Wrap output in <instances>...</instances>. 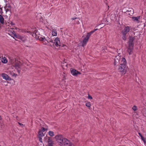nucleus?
I'll list each match as a JSON object with an SVG mask.
<instances>
[{
    "mask_svg": "<svg viewBox=\"0 0 146 146\" xmlns=\"http://www.w3.org/2000/svg\"><path fill=\"white\" fill-rule=\"evenodd\" d=\"M59 144L60 146H72V143L66 138H64L62 143Z\"/></svg>",
    "mask_w": 146,
    "mask_h": 146,
    "instance_id": "obj_4",
    "label": "nucleus"
},
{
    "mask_svg": "<svg viewBox=\"0 0 146 146\" xmlns=\"http://www.w3.org/2000/svg\"><path fill=\"white\" fill-rule=\"evenodd\" d=\"M120 59V57L119 56H117L115 57L114 62V64L115 66L119 64Z\"/></svg>",
    "mask_w": 146,
    "mask_h": 146,
    "instance_id": "obj_10",
    "label": "nucleus"
},
{
    "mask_svg": "<svg viewBox=\"0 0 146 146\" xmlns=\"http://www.w3.org/2000/svg\"><path fill=\"white\" fill-rule=\"evenodd\" d=\"M127 67L124 64H120L118 68V70L122 75L124 74L126 72Z\"/></svg>",
    "mask_w": 146,
    "mask_h": 146,
    "instance_id": "obj_3",
    "label": "nucleus"
},
{
    "mask_svg": "<svg viewBox=\"0 0 146 146\" xmlns=\"http://www.w3.org/2000/svg\"><path fill=\"white\" fill-rule=\"evenodd\" d=\"M40 19L41 18H42V17H41V16H40Z\"/></svg>",
    "mask_w": 146,
    "mask_h": 146,
    "instance_id": "obj_44",
    "label": "nucleus"
},
{
    "mask_svg": "<svg viewBox=\"0 0 146 146\" xmlns=\"http://www.w3.org/2000/svg\"><path fill=\"white\" fill-rule=\"evenodd\" d=\"M98 30V29H95L94 30L92 31L91 32L89 33H87V35H86V37H85L86 38L89 39L90 36L94 32H95L96 31Z\"/></svg>",
    "mask_w": 146,
    "mask_h": 146,
    "instance_id": "obj_12",
    "label": "nucleus"
},
{
    "mask_svg": "<svg viewBox=\"0 0 146 146\" xmlns=\"http://www.w3.org/2000/svg\"><path fill=\"white\" fill-rule=\"evenodd\" d=\"M17 72H18V73L19 74L20 73V70H18V69H17Z\"/></svg>",
    "mask_w": 146,
    "mask_h": 146,
    "instance_id": "obj_39",
    "label": "nucleus"
},
{
    "mask_svg": "<svg viewBox=\"0 0 146 146\" xmlns=\"http://www.w3.org/2000/svg\"><path fill=\"white\" fill-rule=\"evenodd\" d=\"M2 119V118L1 117V116H0V120H1Z\"/></svg>",
    "mask_w": 146,
    "mask_h": 146,
    "instance_id": "obj_42",
    "label": "nucleus"
},
{
    "mask_svg": "<svg viewBox=\"0 0 146 146\" xmlns=\"http://www.w3.org/2000/svg\"><path fill=\"white\" fill-rule=\"evenodd\" d=\"M132 18L134 21H137V23L139 22V21L138 20H137V17H132Z\"/></svg>",
    "mask_w": 146,
    "mask_h": 146,
    "instance_id": "obj_24",
    "label": "nucleus"
},
{
    "mask_svg": "<svg viewBox=\"0 0 146 146\" xmlns=\"http://www.w3.org/2000/svg\"><path fill=\"white\" fill-rule=\"evenodd\" d=\"M17 76V74L15 73H13V75H12L13 76H15V77H16Z\"/></svg>",
    "mask_w": 146,
    "mask_h": 146,
    "instance_id": "obj_35",
    "label": "nucleus"
},
{
    "mask_svg": "<svg viewBox=\"0 0 146 146\" xmlns=\"http://www.w3.org/2000/svg\"><path fill=\"white\" fill-rule=\"evenodd\" d=\"M1 64V62H0V65Z\"/></svg>",
    "mask_w": 146,
    "mask_h": 146,
    "instance_id": "obj_47",
    "label": "nucleus"
},
{
    "mask_svg": "<svg viewBox=\"0 0 146 146\" xmlns=\"http://www.w3.org/2000/svg\"><path fill=\"white\" fill-rule=\"evenodd\" d=\"M132 109L134 111H136L137 110V107L135 106H133V107L132 108Z\"/></svg>",
    "mask_w": 146,
    "mask_h": 146,
    "instance_id": "obj_27",
    "label": "nucleus"
},
{
    "mask_svg": "<svg viewBox=\"0 0 146 146\" xmlns=\"http://www.w3.org/2000/svg\"><path fill=\"white\" fill-rule=\"evenodd\" d=\"M129 27H125L124 29L121 32V33L123 35H126L127 33L129 31Z\"/></svg>",
    "mask_w": 146,
    "mask_h": 146,
    "instance_id": "obj_9",
    "label": "nucleus"
},
{
    "mask_svg": "<svg viewBox=\"0 0 146 146\" xmlns=\"http://www.w3.org/2000/svg\"><path fill=\"white\" fill-rule=\"evenodd\" d=\"M1 11V9H0V11Z\"/></svg>",
    "mask_w": 146,
    "mask_h": 146,
    "instance_id": "obj_46",
    "label": "nucleus"
},
{
    "mask_svg": "<svg viewBox=\"0 0 146 146\" xmlns=\"http://www.w3.org/2000/svg\"><path fill=\"white\" fill-rule=\"evenodd\" d=\"M8 12V14H7V15H9V11Z\"/></svg>",
    "mask_w": 146,
    "mask_h": 146,
    "instance_id": "obj_43",
    "label": "nucleus"
},
{
    "mask_svg": "<svg viewBox=\"0 0 146 146\" xmlns=\"http://www.w3.org/2000/svg\"><path fill=\"white\" fill-rule=\"evenodd\" d=\"M86 106L87 107L90 108L91 106L90 103V102L86 103Z\"/></svg>",
    "mask_w": 146,
    "mask_h": 146,
    "instance_id": "obj_26",
    "label": "nucleus"
},
{
    "mask_svg": "<svg viewBox=\"0 0 146 146\" xmlns=\"http://www.w3.org/2000/svg\"><path fill=\"white\" fill-rule=\"evenodd\" d=\"M46 44L50 46L51 47H54V44H55L56 46H62L63 47L67 46L64 45L62 44V45L60 44V42L59 40V38L58 37H56L55 39L54 40V42H53L52 44H50V43L48 41H47L46 42Z\"/></svg>",
    "mask_w": 146,
    "mask_h": 146,
    "instance_id": "obj_2",
    "label": "nucleus"
},
{
    "mask_svg": "<svg viewBox=\"0 0 146 146\" xmlns=\"http://www.w3.org/2000/svg\"><path fill=\"white\" fill-rule=\"evenodd\" d=\"M5 9L6 12L7 13V12L9 11V15H11V7L10 6H8L7 7L6 5L5 7Z\"/></svg>",
    "mask_w": 146,
    "mask_h": 146,
    "instance_id": "obj_14",
    "label": "nucleus"
},
{
    "mask_svg": "<svg viewBox=\"0 0 146 146\" xmlns=\"http://www.w3.org/2000/svg\"><path fill=\"white\" fill-rule=\"evenodd\" d=\"M27 33H29L31 35H33V32H31L30 31H27Z\"/></svg>",
    "mask_w": 146,
    "mask_h": 146,
    "instance_id": "obj_33",
    "label": "nucleus"
},
{
    "mask_svg": "<svg viewBox=\"0 0 146 146\" xmlns=\"http://www.w3.org/2000/svg\"><path fill=\"white\" fill-rule=\"evenodd\" d=\"M2 76L4 79L5 80H11L8 75L5 74H2Z\"/></svg>",
    "mask_w": 146,
    "mask_h": 146,
    "instance_id": "obj_13",
    "label": "nucleus"
},
{
    "mask_svg": "<svg viewBox=\"0 0 146 146\" xmlns=\"http://www.w3.org/2000/svg\"><path fill=\"white\" fill-rule=\"evenodd\" d=\"M122 38L124 40H125L126 39V35H125V36H124V35H123Z\"/></svg>",
    "mask_w": 146,
    "mask_h": 146,
    "instance_id": "obj_28",
    "label": "nucleus"
},
{
    "mask_svg": "<svg viewBox=\"0 0 146 146\" xmlns=\"http://www.w3.org/2000/svg\"><path fill=\"white\" fill-rule=\"evenodd\" d=\"M41 137H40V136H38V138L39 139V141H40L42 142V138Z\"/></svg>",
    "mask_w": 146,
    "mask_h": 146,
    "instance_id": "obj_30",
    "label": "nucleus"
},
{
    "mask_svg": "<svg viewBox=\"0 0 146 146\" xmlns=\"http://www.w3.org/2000/svg\"><path fill=\"white\" fill-rule=\"evenodd\" d=\"M138 134L140 136L141 139L143 141L144 144H146V140H145V137H143L142 135L139 133H138Z\"/></svg>",
    "mask_w": 146,
    "mask_h": 146,
    "instance_id": "obj_18",
    "label": "nucleus"
},
{
    "mask_svg": "<svg viewBox=\"0 0 146 146\" xmlns=\"http://www.w3.org/2000/svg\"><path fill=\"white\" fill-rule=\"evenodd\" d=\"M11 25H14V24L12 22H11Z\"/></svg>",
    "mask_w": 146,
    "mask_h": 146,
    "instance_id": "obj_41",
    "label": "nucleus"
},
{
    "mask_svg": "<svg viewBox=\"0 0 146 146\" xmlns=\"http://www.w3.org/2000/svg\"><path fill=\"white\" fill-rule=\"evenodd\" d=\"M2 62L3 63H6L7 62V61L5 57H4L1 60Z\"/></svg>",
    "mask_w": 146,
    "mask_h": 146,
    "instance_id": "obj_22",
    "label": "nucleus"
},
{
    "mask_svg": "<svg viewBox=\"0 0 146 146\" xmlns=\"http://www.w3.org/2000/svg\"><path fill=\"white\" fill-rule=\"evenodd\" d=\"M38 134L39 136L40 137H43L44 136V135L43 134V132H42V131L40 130L38 132Z\"/></svg>",
    "mask_w": 146,
    "mask_h": 146,
    "instance_id": "obj_20",
    "label": "nucleus"
},
{
    "mask_svg": "<svg viewBox=\"0 0 146 146\" xmlns=\"http://www.w3.org/2000/svg\"><path fill=\"white\" fill-rule=\"evenodd\" d=\"M4 18L1 15H0V22L2 24H4Z\"/></svg>",
    "mask_w": 146,
    "mask_h": 146,
    "instance_id": "obj_19",
    "label": "nucleus"
},
{
    "mask_svg": "<svg viewBox=\"0 0 146 146\" xmlns=\"http://www.w3.org/2000/svg\"><path fill=\"white\" fill-rule=\"evenodd\" d=\"M0 7H1V5H0Z\"/></svg>",
    "mask_w": 146,
    "mask_h": 146,
    "instance_id": "obj_48",
    "label": "nucleus"
},
{
    "mask_svg": "<svg viewBox=\"0 0 146 146\" xmlns=\"http://www.w3.org/2000/svg\"><path fill=\"white\" fill-rule=\"evenodd\" d=\"M57 33L56 31V30H53L52 31V35L53 36H56L57 35Z\"/></svg>",
    "mask_w": 146,
    "mask_h": 146,
    "instance_id": "obj_23",
    "label": "nucleus"
},
{
    "mask_svg": "<svg viewBox=\"0 0 146 146\" xmlns=\"http://www.w3.org/2000/svg\"><path fill=\"white\" fill-rule=\"evenodd\" d=\"M42 130L41 131H44L46 130V129L44 127H42Z\"/></svg>",
    "mask_w": 146,
    "mask_h": 146,
    "instance_id": "obj_32",
    "label": "nucleus"
},
{
    "mask_svg": "<svg viewBox=\"0 0 146 146\" xmlns=\"http://www.w3.org/2000/svg\"><path fill=\"white\" fill-rule=\"evenodd\" d=\"M88 39L87 38H86V37L83 39V42L82 44V46H84V45H85L87 42L88 41Z\"/></svg>",
    "mask_w": 146,
    "mask_h": 146,
    "instance_id": "obj_17",
    "label": "nucleus"
},
{
    "mask_svg": "<svg viewBox=\"0 0 146 146\" xmlns=\"http://www.w3.org/2000/svg\"><path fill=\"white\" fill-rule=\"evenodd\" d=\"M124 13H127V14L129 15H131L134 13L133 10L132 8H130L128 10L126 11V12L124 11Z\"/></svg>",
    "mask_w": 146,
    "mask_h": 146,
    "instance_id": "obj_11",
    "label": "nucleus"
},
{
    "mask_svg": "<svg viewBox=\"0 0 146 146\" xmlns=\"http://www.w3.org/2000/svg\"><path fill=\"white\" fill-rule=\"evenodd\" d=\"M49 135L51 136H52L54 135V133L53 131H50L48 132Z\"/></svg>",
    "mask_w": 146,
    "mask_h": 146,
    "instance_id": "obj_25",
    "label": "nucleus"
},
{
    "mask_svg": "<svg viewBox=\"0 0 146 146\" xmlns=\"http://www.w3.org/2000/svg\"><path fill=\"white\" fill-rule=\"evenodd\" d=\"M88 99H92V97L91 96L89 95V94H88Z\"/></svg>",
    "mask_w": 146,
    "mask_h": 146,
    "instance_id": "obj_31",
    "label": "nucleus"
},
{
    "mask_svg": "<svg viewBox=\"0 0 146 146\" xmlns=\"http://www.w3.org/2000/svg\"><path fill=\"white\" fill-rule=\"evenodd\" d=\"M76 19V18L75 17V18H72L71 19L72 20H74L75 19Z\"/></svg>",
    "mask_w": 146,
    "mask_h": 146,
    "instance_id": "obj_38",
    "label": "nucleus"
},
{
    "mask_svg": "<svg viewBox=\"0 0 146 146\" xmlns=\"http://www.w3.org/2000/svg\"><path fill=\"white\" fill-rule=\"evenodd\" d=\"M121 62H123V63L121 64H124L126 65V59L125 58H122Z\"/></svg>",
    "mask_w": 146,
    "mask_h": 146,
    "instance_id": "obj_21",
    "label": "nucleus"
},
{
    "mask_svg": "<svg viewBox=\"0 0 146 146\" xmlns=\"http://www.w3.org/2000/svg\"><path fill=\"white\" fill-rule=\"evenodd\" d=\"M21 62H16L15 64V68L18 69L19 68H20V64Z\"/></svg>",
    "mask_w": 146,
    "mask_h": 146,
    "instance_id": "obj_16",
    "label": "nucleus"
},
{
    "mask_svg": "<svg viewBox=\"0 0 146 146\" xmlns=\"http://www.w3.org/2000/svg\"><path fill=\"white\" fill-rule=\"evenodd\" d=\"M70 71L72 74L74 76H76L78 74H81L80 72L74 69L71 68Z\"/></svg>",
    "mask_w": 146,
    "mask_h": 146,
    "instance_id": "obj_8",
    "label": "nucleus"
},
{
    "mask_svg": "<svg viewBox=\"0 0 146 146\" xmlns=\"http://www.w3.org/2000/svg\"><path fill=\"white\" fill-rule=\"evenodd\" d=\"M32 29V31H33V36H35L36 38H38V36H39V35H40V32L43 31V29H38V30H37L35 29L34 31H33L35 29V28H33Z\"/></svg>",
    "mask_w": 146,
    "mask_h": 146,
    "instance_id": "obj_5",
    "label": "nucleus"
},
{
    "mask_svg": "<svg viewBox=\"0 0 146 146\" xmlns=\"http://www.w3.org/2000/svg\"><path fill=\"white\" fill-rule=\"evenodd\" d=\"M46 139H48V141H46V142H48V144H50L52 143H53V141L51 138L49 137L46 136Z\"/></svg>",
    "mask_w": 146,
    "mask_h": 146,
    "instance_id": "obj_15",
    "label": "nucleus"
},
{
    "mask_svg": "<svg viewBox=\"0 0 146 146\" xmlns=\"http://www.w3.org/2000/svg\"><path fill=\"white\" fill-rule=\"evenodd\" d=\"M123 11H124V12H124V11H125V12H126V11H124V10H123Z\"/></svg>",
    "mask_w": 146,
    "mask_h": 146,
    "instance_id": "obj_45",
    "label": "nucleus"
},
{
    "mask_svg": "<svg viewBox=\"0 0 146 146\" xmlns=\"http://www.w3.org/2000/svg\"><path fill=\"white\" fill-rule=\"evenodd\" d=\"M18 123H19V124L21 126H23V124L19 122H18Z\"/></svg>",
    "mask_w": 146,
    "mask_h": 146,
    "instance_id": "obj_36",
    "label": "nucleus"
},
{
    "mask_svg": "<svg viewBox=\"0 0 146 146\" xmlns=\"http://www.w3.org/2000/svg\"><path fill=\"white\" fill-rule=\"evenodd\" d=\"M55 138L56 141L59 143H61L62 141H63V139L64 138L62 137V135H56Z\"/></svg>",
    "mask_w": 146,
    "mask_h": 146,
    "instance_id": "obj_6",
    "label": "nucleus"
},
{
    "mask_svg": "<svg viewBox=\"0 0 146 146\" xmlns=\"http://www.w3.org/2000/svg\"><path fill=\"white\" fill-rule=\"evenodd\" d=\"M49 42H52V43H53V42H54V41H53L51 39L50 40H49V41H48Z\"/></svg>",
    "mask_w": 146,
    "mask_h": 146,
    "instance_id": "obj_37",
    "label": "nucleus"
},
{
    "mask_svg": "<svg viewBox=\"0 0 146 146\" xmlns=\"http://www.w3.org/2000/svg\"><path fill=\"white\" fill-rule=\"evenodd\" d=\"M140 16H138L137 17V20H138V19H140Z\"/></svg>",
    "mask_w": 146,
    "mask_h": 146,
    "instance_id": "obj_40",
    "label": "nucleus"
},
{
    "mask_svg": "<svg viewBox=\"0 0 146 146\" xmlns=\"http://www.w3.org/2000/svg\"><path fill=\"white\" fill-rule=\"evenodd\" d=\"M12 35H14L15 37H17V35L15 33V32L14 31H13V32H12Z\"/></svg>",
    "mask_w": 146,
    "mask_h": 146,
    "instance_id": "obj_29",
    "label": "nucleus"
},
{
    "mask_svg": "<svg viewBox=\"0 0 146 146\" xmlns=\"http://www.w3.org/2000/svg\"><path fill=\"white\" fill-rule=\"evenodd\" d=\"M129 45L128 47L127 51L129 55L131 54L133 52L134 44L133 42L135 39V37H132L131 36L129 37Z\"/></svg>",
    "mask_w": 146,
    "mask_h": 146,
    "instance_id": "obj_1",
    "label": "nucleus"
},
{
    "mask_svg": "<svg viewBox=\"0 0 146 146\" xmlns=\"http://www.w3.org/2000/svg\"><path fill=\"white\" fill-rule=\"evenodd\" d=\"M44 33V31L43 30V31L40 32V35H39V36H38V39L40 41H44L45 40H47L45 39L44 36H42V35Z\"/></svg>",
    "mask_w": 146,
    "mask_h": 146,
    "instance_id": "obj_7",
    "label": "nucleus"
},
{
    "mask_svg": "<svg viewBox=\"0 0 146 146\" xmlns=\"http://www.w3.org/2000/svg\"><path fill=\"white\" fill-rule=\"evenodd\" d=\"M3 13V11H2V8L1 9V11L0 12V15H2Z\"/></svg>",
    "mask_w": 146,
    "mask_h": 146,
    "instance_id": "obj_34",
    "label": "nucleus"
}]
</instances>
